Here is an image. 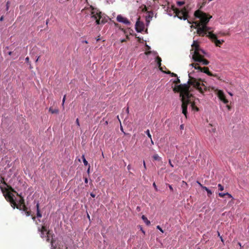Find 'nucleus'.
I'll list each match as a JSON object with an SVG mask.
<instances>
[{"mask_svg":"<svg viewBox=\"0 0 249 249\" xmlns=\"http://www.w3.org/2000/svg\"><path fill=\"white\" fill-rule=\"evenodd\" d=\"M189 77L190 79L188 81V84H180L174 89V91L180 92V96L181 97V102H182L183 98V101H188L189 104L191 103L190 98L192 96V94L189 91L190 86H193L194 88L197 89L201 93H203L202 87H203L204 90L207 91L208 90V88L205 86L204 84H200V83L195 78L191 77L190 76H189Z\"/></svg>","mask_w":249,"mask_h":249,"instance_id":"1","label":"nucleus"},{"mask_svg":"<svg viewBox=\"0 0 249 249\" xmlns=\"http://www.w3.org/2000/svg\"><path fill=\"white\" fill-rule=\"evenodd\" d=\"M194 16L196 18H199V20L193 22L195 26L192 25L191 28H196L197 34L200 36H204L210 32L211 29L207 25L212 16L202 11L200 9L196 11Z\"/></svg>","mask_w":249,"mask_h":249,"instance_id":"2","label":"nucleus"},{"mask_svg":"<svg viewBox=\"0 0 249 249\" xmlns=\"http://www.w3.org/2000/svg\"><path fill=\"white\" fill-rule=\"evenodd\" d=\"M192 49L191 50L192 55V58L194 61L199 62L203 65H208L209 61L204 58V55L206 54V52L200 48L199 45L196 41H194L192 45Z\"/></svg>","mask_w":249,"mask_h":249,"instance_id":"3","label":"nucleus"},{"mask_svg":"<svg viewBox=\"0 0 249 249\" xmlns=\"http://www.w3.org/2000/svg\"><path fill=\"white\" fill-rule=\"evenodd\" d=\"M172 9L175 13V17H177L180 19L186 20L188 17V12L187 8L184 7L181 10L175 8L174 5H172Z\"/></svg>","mask_w":249,"mask_h":249,"instance_id":"4","label":"nucleus"},{"mask_svg":"<svg viewBox=\"0 0 249 249\" xmlns=\"http://www.w3.org/2000/svg\"><path fill=\"white\" fill-rule=\"evenodd\" d=\"M198 63V62L196 63H192L190 65L194 67L196 70H198L201 72L205 73L209 76H214L216 77H218V75L217 74H213L211 71H210L209 68L208 67L202 68L200 67Z\"/></svg>","mask_w":249,"mask_h":249,"instance_id":"5","label":"nucleus"},{"mask_svg":"<svg viewBox=\"0 0 249 249\" xmlns=\"http://www.w3.org/2000/svg\"><path fill=\"white\" fill-rule=\"evenodd\" d=\"M90 8L91 9V18H93L96 20V24L99 25L100 24V19L101 18V12L97 9L94 8L91 5L90 6Z\"/></svg>","mask_w":249,"mask_h":249,"instance_id":"6","label":"nucleus"},{"mask_svg":"<svg viewBox=\"0 0 249 249\" xmlns=\"http://www.w3.org/2000/svg\"><path fill=\"white\" fill-rule=\"evenodd\" d=\"M207 36L213 42L215 45L217 47H220V45L224 42L223 40L217 39V36L216 35L213 34L212 32H209L208 33Z\"/></svg>","mask_w":249,"mask_h":249,"instance_id":"7","label":"nucleus"},{"mask_svg":"<svg viewBox=\"0 0 249 249\" xmlns=\"http://www.w3.org/2000/svg\"><path fill=\"white\" fill-rule=\"evenodd\" d=\"M214 92L218 98L224 104H228L229 103V101L226 98L225 94L222 90L216 89L214 90Z\"/></svg>","mask_w":249,"mask_h":249,"instance_id":"8","label":"nucleus"},{"mask_svg":"<svg viewBox=\"0 0 249 249\" xmlns=\"http://www.w3.org/2000/svg\"><path fill=\"white\" fill-rule=\"evenodd\" d=\"M13 196V195L8 193L5 196V199L10 203L12 207L15 209L17 206V203Z\"/></svg>","mask_w":249,"mask_h":249,"instance_id":"9","label":"nucleus"},{"mask_svg":"<svg viewBox=\"0 0 249 249\" xmlns=\"http://www.w3.org/2000/svg\"><path fill=\"white\" fill-rule=\"evenodd\" d=\"M37 231L40 232V237L44 238L46 236L45 234H49V231H47V228L46 225H42L41 227H38Z\"/></svg>","mask_w":249,"mask_h":249,"instance_id":"10","label":"nucleus"},{"mask_svg":"<svg viewBox=\"0 0 249 249\" xmlns=\"http://www.w3.org/2000/svg\"><path fill=\"white\" fill-rule=\"evenodd\" d=\"M136 30L138 32H141L144 29V24L142 22L140 21V18H138L136 24Z\"/></svg>","mask_w":249,"mask_h":249,"instance_id":"11","label":"nucleus"},{"mask_svg":"<svg viewBox=\"0 0 249 249\" xmlns=\"http://www.w3.org/2000/svg\"><path fill=\"white\" fill-rule=\"evenodd\" d=\"M117 20L119 22L123 23L126 25H130V22L126 18L123 17L121 15H119L117 17Z\"/></svg>","mask_w":249,"mask_h":249,"instance_id":"12","label":"nucleus"},{"mask_svg":"<svg viewBox=\"0 0 249 249\" xmlns=\"http://www.w3.org/2000/svg\"><path fill=\"white\" fill-rule=\"evenodd\" d=\"M183 99H182L181 107L182 109V113L185 116L186 118H187V106L189 104L188 101H183Z\"/></svg>","mask_w":249,"mask_h":249,"instance_id":"13","label":"nucleus"},{"mask_svg":"<svg viewBox=\"0 0 249 249\" xmlns=\"http://www.w3.org/2000/svg\"><path fill=\"white\" fill-rule=\"evenodd\" d=\"M11 191L12 192H13L14 193H17V195L20 197V199L18 201V205H24L25 204V202H24V199L23 197L20 195H19L18 193H17L15 191H14L13 189L11 188Z\"/></svg>","mask_w":249,"mask_h":249,"instance_id":"14","label":"nucleus"},{"mask_svg":"<svg viewBox=\"0 0 249 249\" xmlns=\"http://www.w3.org/2000/svg\"><path fill=\"white\" fill-rule=\"evenodd\" d=\"M16 208L18 209H19V210L23 211V212H25L28 210V208L26 206L25 204L21 205H18L17 204Z\"/></svg>","mask_w":249,"mask_h":249,"instance_id":"15","label":"nucleus"},{"mask_svg":"<svg viewBox=\"0 0 249 249\" xmlns=\"http://www.w3.org/2000/svg\"><path fill=\"white\" fill-rule=\"evenodd\" d=\"M153 13L152 12H148V15L145 17V20L147 23L150 22V20L152 18Z\"/></svg>","mask_w":249,"mask_h":249,"instance_id":"16","label":"nucleus"},{"mask_svg":"<svg viewBox=\"0 0 249 249\" xmlns=\"http://www.w3.org/2000/svg\"><path fill=\"white\" fill-rule=\"evenodd\" d=\"M156 61L157 62V64L158 65V67L160 68V70L163 71L162 68V67H161V58L159 56H157V58H156Z\"/></svg>","mask_w":249,"mask_h":249,"instance_id":"17","label":"nucleus"},{"mask_svg":"<svg viewBox=\"0 0 249 249\" xmlns=\"http://www.w3.org/2000/svg\"><path fill=\"white\" fill-rule=\"evenodd\" d=\"M200 3H199L200 7H199V9H200L203 7H204L207 3V0H200Z\"/></svg>","mask_w":249,"mask_h":249,"instance_id":"18","label":"nucleus"},{"mask_svg":"<svg viewBox=\"0 0 249 249\" xmlns=\"http://www.w3.org/2000/svg\"><path fill=\"white\" fill-rule=\"evenodd\" d=\"M142 220L144 221V222L146 223V224L147 225H149L150 224V221H149L147 218H146V216H145L144 215H142Z\"/></svg>","mask_w":249,"mask_h":249,"instance_id":"19","label":"nucleus"},{"mask_svg":"<svg viewBox=\"0 0 249 249\" xmlns=\"http://www.w3.org/2000/svg\"><path fill=\"white\" fill-rule=\"evenodd\" d=\"M49 111L51 112L52 114H57L58 113V109H53L52 107L49 108Z\"/></svg>","mask_w":249,"mask_h":249,"instance_id":"20","label":"nucleus"},{"mask_svg":"<svg viewBox=\"0 0 249 249\" xmlns=\"http://www.w3.org/2000/svg\"><path fill=\"white\" fill-rule=\"evenodd\" d=\"M209 125L212 127V128L209 130L210 132L215 133L216 132V128L215 127H213V125L211 124H209Z\"/></svg>","mask_w":249,"mask_h":249,"instance_id":"21","label":"nucleus"},{"mask_svg":"<svg viewBox=\"0 0 249 249\" xmlns=\"http://www.w3.org/2000/svg\"><path fill=\"white\" fill-rule=\"evenodd\" d=\"M153 158L155 160H159H159H160V157L157 154L154 155V156H153Z\"/></svg>","mask_w":249,"mask_h":249,"instance_id":"22","label":"nucleus"},{"mask_svg":"<svg viewBox=\"0 0 249 249\" xmlns=\"http://www.w3.org/2000/svg\"><path fill=\"white\" fill-rule=\"evenodd\" d=\"M191 107L192 108V109L196 110V111H198V108L195 106V104L194 103H193L191 104Z\"/></svg>","mask_w":249,"mask_h":249,"instance_id":"23","label":"nucleus"},{"mask_svg":"<svg viewBox=\"0 0 249 249\" xmlns=\"http://www.w3.org/2000/svg\"><path fill=\"white\" fill-rule=\"evenodd\" d=\"M82 159H83V163H84V165L85 166L87 165L88 164V162L87 161V160H86V159L85 158V157L84 155L82 156Z\"/></svg>","mask_w":249,"mask_h":249,"instance_id":"24","label":"nucleus"},{"mask_svg":"<svg viewBox=\"0 0 249 249\" xmlns=\"http://www.w3.org/2000/svg\"><path fill=\"white\" fill-rule=\"evenodd\" d=\"M218 187L220 191H222L224 190V186L223 185H222L221 184H218Z\"/></svg>","mask_w":249,"mask_h":249,"instance_id":"25","label":"nucleus"},{"mask_svg":"<svg viewBox=\"0 0 249 249\" xmlns=\"http://www.w3.org/2000/svg\"><path fill=\"white\" fill-rule=\"evenodd\" d=\"M36 217L38 218H41L42 217V214L40 211L36 212Z\"/></svg>","mask_w":249,"mask_h":249,"instance_id":"26","label":"nucleus"},{"mask_svg":"<svg viewBox=\"0 0 249 249\" xmlns=\"http://www.w3.org/2000/svg\"><path fill=\"white\" fill-rule=\"evenodd\" d=\"M185 2L183 1H178L177 2V5L179 6H181L184 4Z\"/></svg>","mask_w":249,"mask_h":249,"instance_id":"27","label":"nucleus"},{"mask_svg":"<svg viewBox=\"0 0 249 249\" xmlns=\"http://www.w3.org/2000/svg\"><path fill=\"white\" fill-rule=\"evenodd\" d=\"M145 133L147 134V135L148 136V137L150 139V140H151V135L150 134V131H149V129H147L146 131H145Z\"/></svg>","mask_w":249,"mask_h":249,"instance_id":"28","label":"nucleus"},{"mask_svg":"<svg viewBox=\"0 0 249 249\" xmlns=\"http://www.w3.org/2000/svg\"><path fill=\"white\" fill-rule=\"evenodd\" d=\"M26 215L27 216H30L31 215V212L30 211H28V210L24 212Z\"/></svg>","mask_w":249,"mask_h":249,"instance_id":"29","label":"nucleus"},{"mask_svg":"<svg viewBox=\"0 0 249 249\" xmlns=\"http://www.w3.org/2000/svg\"><path fill=\"white\" fill-rule=\"evenodd\" d=\"M226 195V193H219L218 194V196L221 197H224Z\"/></svg>","mask_w":249,"mask_h":249,"instance_id":"30","label":"nucleus"},{"mask_svg":"<svg viewBox=\"0 0 249 249\" xmlns=\"http://www.w3.org/2000/svg\"><path fill=\"white\" fill-rule=\"evenodd\" d=\"M168 74H171L172 76L173 77H177V75L176 73H171V71H169L168 72H166Z\"/></svg>","mask_w":249,"mask_h":249,"instance_id":"31","label":"nucleus"},{"mask_svg":"<svg viewBox=\"0 0 249 249\" xmlns=\"http://www.w3.org/2000/svg\"><path fill=\"white\" fill-rule=\"evenodd\" d=\"M206 191L207 192V195L208 196H210L212 194V192L210 189H208V190Z\"/></svg>","mask_w":249,"mask_h":249,"instance_id":"32","label":"nucleus"},{"mask_svg":"<svg viewBox=\"0 0 249 249\" xmlns=\"http://www.w3.org/2000/svg\"><path fill=\"white\" fill-rule=\"evenodd\" d=\"M128 39V36H126V38H124V39H121V42L122 43H123V42H126V40Z\"/></svg>","mask_w":249,"mask_h":249,"instance_id":"33","label":"nucleus"},{"mask_svg":"<svg viewBox=\"0 0 249 249\" xmlns=\"http://www.w3.org/2000/svg\"><path fill=\"white\" fill-rule=\"evenodd\" d=\"M52 249H56V247L53 245V240H51Z\"/></svg>","mask_w":249,"mask_h":249,"instance_id":"34","label":"nucleus"},{"mask_svg":"<svg viewBox=\"0 0 249 249\" xmlns=\"http://www.w3.org/2000/svg\"><path fill=\"white\" fill-rule=\"evenodd\" d=\"M180 83V81L178 78H177V79L174 81V83L176 84H178Z\"/></svg>","mask_w":249,"mask_h":249,"instance_id":"35","label":"nucleus"},{"mask_svg":"<svg viewBox=\"0 0 249 249\" xmlns=\"http://www.w3.org/2000/svg\"><path fill=\"white\" fill-rule=\"evenodd\" d=\"M36 212L37 211H40V209H39V203H37L36 205Z\"/></svg>","mask_w":249,"mask_h":249,"instance_id":"36","label":"nucleus"},{"mask_svg":"<svg viewBox=\"0 0 249 249\" xmlns=\"http://www.w3.org/2000/svg\"><path fill=\"white\" fill-rule=\"evenodd\" d=\"M10 2L8 1L6 3V10H8L9 7Z\"/></svg>","mask_w":249,"mask_h":249,"instance_id":"37","label":"nucleus"},{"mask_svg":"<svg viewBox=\"0 0 249 249\" xmlns=\"http://www.w3.org/2000/svg\"><path fill=\"white\" fill-rule=\"evenodd\" d=\"M147 7L145 5L144 6V7L143 8V9H142V11L143 12H146L147 11Z\"/></svg>","mask_w":249,"mask_h":249,"instance_id":"38","label":"nucleus"},{"mask_svg":"<svg viewBox=\"0 0 249 249\" xmlns=\"http://www.w3.org/2000/svg\"><path fill=\"white\" fill-rule=\"evenodd\" d=\"M226 194H227L226 196H227L229 198H233L232 196L230 194H229V193H226Z\"/></svg>","mask_w":249,"mask_h":249,"instance_id":"39","label":"nucleus"},{"mask_svg":"<svg viewBox=\"0 0 249 249\" xmlns=\"http://www.w3.org/2000/svg\"><path fill=\"white\" fill-rule=\"evenodd\" d=\"M157 228L158 229H159V230L160 231H161L162 232H163V230H162V229L160 227V226H157Z\"/></svg>","mask_w":249,"mask_h":249,"instance_id":"40","label":"nucleus"},{"mask_svg":"<svg viewBox=\"0 0 249 249\" xmlns=\"http://www.w3.org/2000/svg\"><path fill=\"white\" fill-rule=\"evenodd\" d=\"M153 186L154 187V188L155 189V190L156 191H158V189H157V186H156V183L155 182L153 183Z\"/></svg>","mask_w":249,"mask_h":249,"instance_id":"41","label":"nucleus"},{"mask_svg":"<svg viewBox=\"0 0 249 249\" xmlns=\"http://www.w3.org/2000/svg\"><path fill=\"white\" fill-rule=\"evenodd\" d=\"M25 61H26V62L27 63H30V61H29V57H27L25 58Z\"/></svg>","mask_w":249,"mask_h":249,"instance_id":"42","label":"nucleus"},{"mask_svg":"<svg viewBox=\"0 0 249 249\" xmlns=\"http://www.w3.org/2000/svg\"><path fill=\"white\" fill-rule=\"evenodd\" d=\"M65 99H66V95H64V97L63 98V100H62V105H64V103L65 102Z\"/></svg>","mask_w":249,"mask_h":249,"instance_id":"43","label":"nucleus"},{"mask_svg":"<svg viewBox=\"0 0 249 249\" xmlns=\"http://www.w3.org/2000/svg\"><path fill=\"white\" fill-rule=\"evenodd\" d=\"M169 163L170 164V165L172 167H174V165H173V164L171 162V161L170 160H169Z\"/></svg>","mask_w":249,"mask_h":249,"instance_id":"44","label":"nucleus"},{"mask_svg":"<svg viewBox=\"0 0 249 249\" xmlns=\"http://www.w3.org/2000/svg\"><path fill=\"white\" fill-rule=\"evenodd\" d=\"M202 188L206 191H207L208 190V188L205 186H202Z\"/></svg>","mask_w":249,"mask_h":249,"instance_id":"45","label":"nucleus"},{"mask_svg":"<svg viewBox=\"0 0 249 249\" xmlns=\"http://www.w3.org/2000/svg\"><path fill=\"white\" fill-rule=\"evenodd\" d=\"M90 195V196L92 197H95V195L94 194H93V193H91Z\"/></svg>","mask_w":249,"mask_h":249,"instance_id":"46","label":"nucleus"},{"mask_svg":"<svg viewBox=\"0 0 249 249\" xmlns=\"http://www.w3.org/2000/svg\"><path fill=\"white\" fill-rule=\"evenodd\" d=\"M169 188L171 191H173V188L171 185H169Z\"/></svg>","mask_w":249,"mask_h":249,"instance_id":"47","label":"nucleus"},{"mask_svg":"<svg viewBox=\"0 0 249 249\" xmlns=\"http://www.w3.org/2000/svg\"><path fill=\"white\" fill-rule=\"evenodd\" d=\"M76 124L79 126L80 125V124H79V120L78 119H77L76 120Z\"/></svg>","mask_w":249,"mask_h":249,"instance_id":"48","label":"nucleus"},{"mask_svg":"<svg viewBox=\"0 0 249 249\" xmlns=\"http://www.w3.org/2000/svg\"><path fill=\"white\" fill-rule=\"evenodd\" d=\"M32 216V218L34 221H36V217L35 216H33V215H31Z\"/></svg>","mask_w":249,"mask_h":249,"instance_id":"49","label":"nucleus"},{"mask_svg":"<svg viewBox=\"0 0 249 249\" xmlns=\"http://www.w3.org/2000/svg\"><path fill=\"white\" fill-rule=\"evenodd\" d=\"M84 180H85V183H88V179L87 178H85Z\"/></svg>","mask_w":249,"mask_h":249,"instance_id":"50","label":"nucleus"},{"mask_svg":"<svg viewBox=\"0 0 249 249\" xmlns=\"http://www.w3.org/2000/svg\"><path fill=\"white\" fill-rule=\"evenodd\" d=\"M47 239H46V240H47V242H49V241H50L49 237V236H48V234H47Z\"/></svg>","mask_w":249,"mask_h":249,"instance_id":"51","label":"nucleus"},{"mask_svg":"<svg viewBox=\"0 0 249 249\" xmlns=\"http://www.w3.org/2000/svg\"><path fill=\"white\" fill-rule=\"evenodd\" d=\"M145 53L146 55H149V54L151 53V52L150 51L147 52H145Z\"/></svg>","mask_w":249,"mask_h":249,"instance_id":"52","label":"nucleus"},{"mask_svg":"<svg viewBox=\"0 0 249 249\" xmlns=\"http://www.w3.org/2000/svg\"><path fill=\"white\" fill-rule=\"evenodd\" d=\"M227 107L228 108V110H231V107L229 105H227Z\"/></svg>","mask_w":249,"mask_h":249,"instance_id":"53","label":"nucleus"},{"mask_svg":"<svg viewBox=\"0 0 249 249\" xmlns=\"http://www.w3.org/2000/svg\"><path fill=\"white\" fill-rule=\"evenodd\" d=\"M3 19H4V17H3V16H1V17H0V21H3Z\"/></svg>","mask_w":249,"mask_h":249,"instance_id":"54","label":"nucleus"},{"mask_svg":"<svg viewBox=\"0 0 249 249\" xmlns=\"http://www.w3.org/2000/svg\"><path fill=\"white\" fill-rule=\"evenodd\" d=\"M197 183L199 185V186L202 188V186H203L199 181H197Z\"/></svg>","mask_w":249,"mask_h":249,"instance_id":"55","label":"nucleus"},{"mask_svg":"<svg viewBox=\"0 0 249 249\" xmlns=\"http://www.w3.org/2000/svg\"><path fill=\"white\" fill-rule=\"evenodd\" d=\"M127 169H128V170H130V168H131L130 165H129H129L127 166Z\"/></svg>","mask_w":249,"mask_h":249,"instance_id":"56","label":"nucleus"},{"mask_svg":"<svg viewBox=\"0 0 249 249\" xmlns=\"http://www.w3.org/2000/svg\"><path fill=\"white\" fill-rule=\"evenodd\" d=\"M82 43H85L88 44V42L87 40H83V41H82Z\"/></svg>","mask_w":249,"mask_h":249,"instance_id":"57","label":"nucleus"},{"mask_svg":"<svg viewBox=\"0 0 249 249\" xmlns=\"http://www.w3.org/2000/svg\"><path fill=\"white\" fill-rule=\"evenodd\" d=\"M143 166H144V168L146 169L145 163V161L144 160L143 161Z\"/></svg>","mask_w":249,"mask_h":249,"instance_id":"58","label":"nucleus"},{"mask_svg":"<svg viewBox=\"0 0 249 249\" xmlns=\"http://www.w3.org/2000/svg\"><path fill=\"white\" fill-rule=\"evenodd\" d=\"M8 54L9 55H12V52H9L8 53Z\"/></svg>","mask_w":249,"mask_h":249,"instance_id":"59","label":"nucleus"},{"mask_svg":"<svg viewBox=\"0 0 249 249\" xmlns=\"http://www.w3.org/2000/svg\"><path fill=\"white\" fill-rule=\"evenodd\" d=\"M126 112H127V113H129V108H128V107H127V109H126Z\"/></svg>","mask_w":249,"mask_h":249,"instance_id":"60","label":"nucleus"},{"mask_svg":"<svg viewBox=\"0 0 249 249\" xmlns=\"http://www.w3.org/2000/svg\"><path fill=\"white\" fill-rule=\"evenodd\" d=\"M146 47L147 48V49H150V47L149 46H148V45H146Z\"/></svg>","mask_w":249,"mask_h":249,"instance_id":"61","label":"nucleus"},{"mask_svg":"<svg viewBox=\"0 0 249 249\" xmlns=\"http://www.w3.org/2000/svg\"><path fill=\"white\" fill-rule=\"evenodd\" d=\"M238 244L239 245V246H240L241 248L242 247L241 244L240 242H239Z\"/></svg>","mask_w":249,"mask_h":249,"instance_id":"62","label":"nucleus"},{"mask_svg":"<svg viewBox=\"0 0 249 249\" xmlns=\"http://www.w3.org/2000/svg\"><path fill=\"white\" fill-rule=\"evenodd\" d=\"M180 128L183 129V125L182 124L180 125Z\"/></svg>","mask_w":249,"mask_h":249,"instance_id":"63","label":"nucleus"},{"mask_svg":"<svg viewBox=\"0 0 249 249\" xmlns=\"http://www.w3.org/2000/svg\"><path fill=\"white\" fill-rule=\"evenodd\" d=\"M229 94L231 96H232V94L231 92H229Z\"/></svg>","mask_w":249,"mask_h":249,"instance_id":"64","label":"nucleus"}]
</instances>
